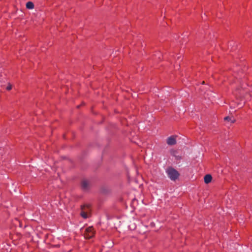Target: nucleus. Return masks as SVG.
Listing matches in <instances>:
<instances>
[{
    "label": "nucleus",
    "instance_id": "5",
    "mask_svg": "<svg viewBox=\"0 0 252 252\" xmlns=\"http://www.w3.org/2000/svg\"><path fill=\"white\" fill-rule=\"evenodd\" d=\"M212 179V176L210 175H209V174L206 175L205 176V177L204 178V182L206 184H208L211 182Z\"/></svg>",
    "mask_w": 252,
    "mask_h": 252
},
{
    "label": "nucleus",
    "instance_id": "4",
    "mask_svg": "<svg viewBox=\"0 0 252 252\" xmlns=\"http://www.w3.org/2000/svg\"><path fill=\"white\" fill-rule=\"evenodd\" d=\"M167 144L169 145H173L176 143V136H171L169 137L166 140Z\"/></svg>",
    "mask_w": 252,
    "mask_h": 252
},
{
    "label": "nucleus",
    "instance_id": "3",
    "mask_svg": "<svg viewBox=\"0 0 252 252\" xmlns=\"http://www.w3.org/2000/svg\"><path fill=\"white\" fill-rule=\"evenodd\" d=\"M224 120L231 124L234 123L236 121V115L232 113H230L228 116L224 118Z\"/></svg>",
    "mask_w": 252,
    "mask_h": 252
},
{
    "label": "nucleus",
    "instance_id": "9",
    "mask_svg": "<svg viewBox=\"0 0 252 252\" xmlns=\"http://www.w3.org/2000/svg\"><path fill=\"white\" fill-rule=\"evenodd\" d=\"M12 89V85L10 84H8V86L6 87V89L8 91H10Z\"/></svg>",
    "mask_w": 252,
    "mask_h": 252
},
{
    "label": "nucleus",
    "instance_id": "8",
    "mask_svg": "<svg viewBox=\"0 0 252 252\" xmlns=\"http://www.w3.org/2000/svg\"><path fill=\"white\" fill-rule=\"evenodd\" d=\"M81 216L84 218H87L88 217L87 214L85 212H82Z\"/></svg>",
    "mask_w": 252,
    "mask_h": 252
},
{
    "label": "nucleus",
    "instance_id": "2",
    "mask_svg": "<svg viewBox=\"0 0 252 252\" xmlns=\"http://www.w3.org/2000/svg\"><path fill=\"white\" fill-rule=\"evenodd\" d=\"M94 235V231L93 227H89L86 229L84 234L85 238L86 239L92 238Z\"/></svg>",
    "mask_w": 252,
    "mask_h": 252
},
{
    "label": "nucleus",
    "instance_id": "7",
    "mask_svg": "<svg viewBox=\"0 0 252 252\" xmlns=\"http://www.w3.org/2000/svg\"><path fill=\"white\" fill-rule=\"evenodd\" d=\"M88 186V182L87 181H83L82 183V186L84 189L87 188Z\"/></svg>",
    "mask_w": 252,
    "mask_h": 252
},
{
    "label": "nucleus",
    "instance_id": "6",
    "mask_svg": "<svg viewBox=\"0 0 252 252\" xmlns=\"http://www.w3.org/2000/svg\"><path fill=\"white\" fill-rule=\"evenodd\" d=\"M26 7L28 9H33L34 8V4H33V3L32 2L28 1L26 3Z\"/></svg>",
    "mask_w": 252,
    "mask_h": 252
},
{
    "label": "nucleus",
    "instance_id": "1",
    "mask_svg": "<svg viewBox=\"0 0 252 252\" xmlns=\"http://www.w3.org/2000/svg\"><path fill=\"white\" fill-rule=\"evenodd\" d=\"M168 177L172 181H175L179 176V172L175 169L169 167L166 170Z\"/></svg>",
    "mask_w": 252,
    "mask_h": 252
}]
</instances>
